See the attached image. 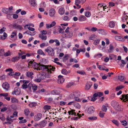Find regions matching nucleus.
I'll use <instances>...</instances> for the list:
<instances>
[{"instance_id": "1", "label": "nucleus", "mask_w": 128, "mask_h": 128, "mask_svg": "<svg viewBox=\"0 0 128 128\" xmlns=\"http://www.w3.org/2000/svg\"><path fill=\"white\" fill-rule=\"evenodd\" d=\"M80 92L79 91H75L71 93L69 95L70 98L76 101H80V99L78 98L80 96Z\"/></svg>"}, {"instance_id": "2", "label": "nucleus", "mask_w": 128, "mask_h": 128, "mask_svg": "<svg viewBox=\"0 0 128 128\" xmlns=\"http://www.w3.org/2000/svg\"><path fill=\"white\" fill-rule=\"evenodd\" d=\"M52 68V70H54V69H55L54 67L50 66H46L40 64L39 68L38 69L39 70H42L46 71L48 70H50Z\"/></svg>"}, {"instance_id": "3", "label": "nucleus", "mask_w": 128, "mask_h": 128, "mask_svg": "<svg viewBox=\"0 0 128 128\" xmlns=\"http://www.w3.org/2000/svg\"><path fill=\"white\" fill-rule=\"evenodd\" d=\"M52 68L50 70H46L47 72H43L41 74L42 76L44 77V79L46 78H48L50 76V74L52 73V71H54L55 70V69H54V70H52Z\"/></svg>"}, {"instance_id": "4", "label": "nucleus", "mask_w": 128, "mask_h": 128, "mask_svg": "<svg viewBox=\"0 0 128 128\" xmlns=\"http://www.w3.org/2000/svg\"><path fill=\"white\" fill-rule=\"evenodd\" d=\"M45 51L47 52L49 56H53L54 55V52L51 46H49L45 50Z\"/></svg>"}, {"instance_id": "5", "label": "nucleus", "mask_w": 128, "mask_h": 128, "mask_svg": "<svg viewBox=\"0 0 128 128\" xmlns=\"http://www.w3.org/2000/svg\"><path fill=\"white\" fill-rule=\"evenodd\" d=\"M28 64L29 66H32L35 69L38 70L40 64H38L34 62H33V61H30L29 63Z\"/></svg>"}, {"instance_id": "6", "label": "nucleus", "mask_w": 128, "mask_h": 128, "mask_svg": "<svg viewBox=\"0 0 128 128\" xmlns=\"http://www.w3.org/2000/svg\"><path fill=\"white\" fill-rule=\"evenodd\" d=\"M20 82H23L24 83L22 86V89H25L28 88V84L29 82L28 80H20Z\"/></svg>"}, {"instance_id": "7", "label": "nucleus", "mask_w": 128, "mask_h": 128, "mask_svg": "<svg viewBox=\"0 0 128 128\" xmlns=\"http://www.w3.org/2000/svg\"><path fill=\"white\" fill-rule=\"evenodd\" d=\"M44 77L42 76L41 74H39L37 75V78L34 79V81L38 82H40L42 80L44 79Z\"/></svg>"}, {"instance_id": "8", "label": "nucleus", "mask_w": 128, "mask_h": 128, "mask_svg": "<svg viewBox=\"0 0 128 128\" xmlns=\"http://www.w3.org/2000/svg\"><path fill=\"white\" fill-rule=\"evenodd\" d=\"M68 113L69 115H74L75 116H78L79 117H80L81 116V115L79 114L78 113L76 114V112H75V110H70L68 111Z\"/></svg>"}, {"instance_id": "9", "label": "nucleus", "mask_w": 128, "mask_h": 128, "mask_svg": "<svg viewBox=\"0 0 128 128\" xmlns=\"http://www.w3.org/2000/svg\"><path fill=\"white\" fill-rule=\"evenodd\" d=\"M120 99L124 102L128 101V94L122 95V97L120 98Z\"/></svg>"}, {"instance_id": "10", "label": "nucleus", "mask_w": 128, "mask_h": 128, "mask_svg": "<svg viewBox=\"0 0 128 128\" xmlns=\"http://www.w3.org/2000/svg\"><path fill=\"white\" fill-rule=\"evenodd\" d=\"M20 93V90L18 88H14V90L12 92V94H15L16 95L19 94Z\"/></svg>"}, {"instance_id": "11", "label": "nucleus", "mask_w": 128, "mask_h": 128, "mask_svg": "<svg viewBox=\"0 0 128 128\" xmlns=\"http://www.w3.org/2000/svg\"><path fill=\"white\" fill-rule=\"evenodd\" d=\"M56 11L55 9L53 8H51L49 10V14L51 17L54 16L55 14Z\"/></svg>"}, {"instance_id": "12", "label": "nucleus", "mask_w": 128, "mask_h": 128, "mask_svg": "<svg viewBox=\"0 0 128 128\" xmlns=\"http://www.w3.org/2000/svg\"><path fill=\"white\" fill-rule=\"evenodd\" d=\"M2 87L6 91H8L9 88V84L8 83H4L2 85Z\"/></svg>"}, {"instance_id": "13", "label": "nucleus", "mask_w": 128, "mask_h": 128, "mask_svg": "<svg viewBox=\"0 0 128 128\" xmlns=\"http://www.w3.org/2000/svg\"><path fill=\"white\" fill-rule=\"evenodd\" d=\"M95 110L93 106L90 107L88 109L87 112L90 114H91L94 112Z\"/></svg>"}, {"instance_id": "14", "label": "nucleus", "mask_w": 128, "mask_h": 128, "mask_svg": "<svg viewBox=\"0 0 128 128\" xmlns=\"http://www.w3.org/2000/svg\"><path fill=\"white\" fill-rule=\"evenodd\" d=\"M42 116V115L41 114H38L37 116H34V120L36 121L39 120L41 118Z\"/></svg>"}, {"instance_id": "15", "label": "nucleus", "mask_w": 128, "mask_h": 128, "mask_svg": "<svg viewBox=\"0 0 128 128\" xmlns=\"http://www.w3.org/2000/svg\"><path fill=\"white\" fill-rule=\"evenodd\" d=\"M56 24V22L55 21H53L50 24H46V27L47 28H50L54 26Z\"/></svg>"}, {"instance_id": "16", "label": "nucleus", "mask_w": 128, "mask_h": 128, "mask_svg": "<svg viewBox=\"0 0 128 128\" xmlns=\"http://www.w3.org/2000/svg\"><path fill=\"white\" fill-rule=\"evenodd\" d=\"M64 80V79L63 78L62 76L60 75L58 76V82L59 84L63 83Z\"/></svg>"}, {"instance_id": "17", "label": "nucleus", "mask_w": 128, "mask_h": 128, "mask_svg": "<svg viewBox=\"0 0 128 128\" xmlns=\"http://www.w3.org/2000/svg\"><path fill=\"white\" fill-rule=\"evenodd\" d=\"M114 38L116 40H117L122 42H124L125 41V40L124 38L119 36H116L114 37Z\"/></svg>"}, {"instance_id": "18", "label": "nucleus", "mask_w": 128, "mask_h": 128, "mask_svg": "<svg viewBox=\"0 0 128 128\" xmlns=\"http://www.w3.org/2000/svg\"><path fill=\"white\" fill-rule=\"evenodd\" d=\"M92 85V83L90 82H87L86 84L85 89L88 90L90 89Z\"/></svg>"}, {"instance_id": "19", "label": "nucleus", "mask_w": 128, "mask_h": 128, "mask_svg": "<svg viewBox=\"0 0 128 128\" xmlns=\"http://www.w3.org/2000/svg\"><path fill=\"white\" fill-rule=\"evenodd\" d=\"M112 106L115 108H117L119 106V104L118 102L115 101H113L111 103Z\"/></svg>"}, {"instance_id": "20", "label": "nucleus", "mask_w": 128, "mask_h": 128, "mask_svg": "<svg viewBox=\"0 0 128 128\" xmlns=\"http://www.w3.org/2000/svg\"><path fill=\"white\" fill-rule=\"evenodd\" d=\"M39 37L42 40H46L47 38V36L42 34H39Z\"/></svg>"}, {"instance_id": "21", "label": "nucleus", "mask_w": 128, "mask_h": 128, "mask_svg": "<svg viewBox=\"0 0 128 128\" xmlns=\"http://www.w3.org/2000/svg\"><path fill=\"white\" fill-rule=\"evenodd\" d=\"M36 32H32L29 30H27L24 33V34H26L30 36H33L36 34Z\"/></svg>"}, {"instance_id": "22", "label": "nucleus", "mask_w": 128, "mask_h": 128, "mask_svg": "<svg viewBox=\"0 0 128 128\" xmlns=\"http://www.w3.org/2000/svg\"><path fill=\"white\" fill-rule=\"evenodd\" d=\"M65 10L63 8H60L58 10V13L60 15H63L64 13Z\"/></svg>"}, {"instance_id": "23", "label": "nucleus", "mask_w": 128, "mask_h": 128, "mask_svg": "<svg viewBox=\"0 0 128 128\" xmlns=\"http://www.w3.org/2000/svg\"><path fill=\"white\" fill-rule=\"evenodd\" d=\"M62 73L64 75H67L68 73H70V70L67 71L65 69H62L61 71Z\"/></svg>"}, {"instance_id": "24", "label": "nucleus", "mask_w": 128, "mask_h": 128, "mask_svg": "<svg viewBox=\"0 0 128 128\" xmlns=\"http://www.w3.org/2000/svg\"><path fill=\"white\" fill-rule=\"evenodd\" d=\"M86 18L84 16L81 15L78 18V20L82 22L86 20Z\"/></svg>"}, {"instance_id": "25", "label": "nucleus", "mask_w": 128, "mask_h": 128, "mask_svg": "<svg viewBox=\"0 0 128 128\" xmlns=\"http://www.w3.org/2000/svg\"><path fill=\"white\" fill-rule=\"evenodd\" d=\"M30 4L32 6H35L36 5L35 0H29Z\"/></svg>"}, {"instance_id": "26", "label": "nucleus", "mask_w": 128, "mask_h": 128, "mask_svg": "<svg viewBox=\"0 0 128 128\" xmlns=\"http://www.w3.org/2000/svg\"><path fill=\"white\" fill-rule=\"evenodd\" d=\"M19 59V57L18 56H16L13 57L11 59L12 62H15L18 61Z\"/></svg>"}, {"instance_id": "27", "label": "nucleus", "mask_w": 128, "mask_h": 128, "mask_svg": "<svg viewBox=\"0 0 128 128\" xmlns=\"http://www.w3.org/2000/svg\"><path fill=\"white\" fill-rule=\"evenodd\" d=\"M28 87H30V88H31L30 86H31L32 87V89L34 91L36 90L37 88V86H33L32 84H28Z\"/></svg>"}, {"instance_id": "28", "label": "nucleus", "mask_w": 128, "mask_h": 128, "mask_svg": "<svg viewBox=\"0 0 128 128\" xmlns=\"http://www.w3.org/2000/svg\"><path fill=\"white\" fill-rule=\"evenodd\" d=\"M47 122L46 121H42L39 124V125L41 127H44L46 124Z\"/></svg>"}, {"instance_id": "29", "label": "nucleus", "mask_w": 128, "mask_h": 128, "mask_svg": "<svg viewBox=\"0 0 128 128\" xmlns=\"http://www.w3.org/2000/svg\"><path fill=\"white\" fill-rule=\"evenodd\" d=\"M97 118V117L95 116H92L88 118V119L91 121L96 120Z\"/></svg>"}, {"instance_id": "30", "label": "nucleus", "mask_w": 128, "mask_h": 128, "mask_svg": "<svg viewBox=\"0 0 128 128\" xmlns=\"http://www.w3.org/2000/svg\"><path fill=\"white\" fill-rule=\"evenodd\" d=\"M112 122L115 125L117 126L119 125V123L118 121L115 120H111Z\"/></svg>"}, {"instance_id": "31", "label": "nucleus", "mask_w": 128, "mask_h": 128, "mask_svg": "<svg viewBox=\"0 0 128 128\" xmlns=\"http://www.w3.org/2000/svg\"><path fill=\"white\" fill-rule=\"evenodd\" d=\"M48 42H44L41 44L40 45V47L41 48H43L44 46H48Z\"/></svg>"}, {"instance_id": "32", "label": "nucleus", "mask_w": 128, "mask_h": 128, "mask_svg": "<svg viewBox=\"0 0 128 128\" xmlns=\"http://www.w3.org/2000/svg\"><path fill=\"white\" fill-rule=\"evenodd\" d=\"M51 94L52 95L58 94H59V92L58 90H54L51 91Z\"/></svg>"}, {"instance_id": "33", "label": "nucleus", "mask_w": 128, "mask_h": 128, "mask_svg": "<svg viewBox=\"0 0 128 128\" xmlns=\"http://www.w3.org/2000/svg\"><path fill=\"white\" fill-rule=\"evenodd\" d=\"M11 102L13 103H17L18 102L17 99L15 98H11Z\"/></svg>"}, {"instance_id": "34", "label": "nucleus", "mask_w": 128, "mask_h": 128, "mask_svg": "<svg viewBox=\"0 0 128 128\" xmlns=\"http://www.w3.org/2000/svg\"><path fill=\"white\" fill-rule=\"evenodd\" d=\"M115 26V23L113 21H111L109 23V26L111 28H114Z\"/></svg>"}, {"instance_id": "35", "label": "nucleus", "mask_w": 128, "mask_h": 128, "mask_svg": "<svg viewBox=\"0 0 128 128\" xmlns=\"http://www.w3.org/2000/svg\"><path fill=\"white\" fill-rule=\"evenodd\" d=\"M74 105L75 107L77 108H80V106L78 102H74Z\"/></svg>"}, {"instance_id": "36", "label": "nucleus", "mask_w": 128, "mask_h": 128, "mask_svg": "<svg viewBox=\"0 0 128 128\" xmlns=\"http://www.w3.org/2000/svg\"><path fill=\"white\" fill-rule=\"evenodd\" d=\"M113 46L111 44L108 50V52H113Z\"/></svg>"}, {"instance_id": "37", "label": "nucleus", "mask_w": 128, "mask_h": 128, "mask_svg": "<svg viewBox=\"0 0 128 128\" xmlns=\"http://www.w3.org/2000/svg\"><path fill=\"white\" fill-rule=\"evenodd\" d=\"M25 114L26 116H28L30 112V111L28 109H25L24 110Z\"/></svg>"}, {"instance_id": "38", "label": "nucleus", "mask_w": 128, "mask_h": 128, "mask_svg": "<svg viewBox=\"0 0 128 128\" xmlns=\"http://www.w3.org/2000/svg\"><path fill=\"white\" fill-rule=\"evenodd\" d=\"M98 67L100 70H105V68L106 67L104 66H98Z\"/></svg>"}, {"instance_id": "39", "label": "nucleus", "mask_w": 128, "mask_h": 128, "mask_svg": "<svg viewBox=\"0 0 128 128\" xmlns=\"http://www.w3.org/2000/svg\"><path fill=\"white\" fill-rule=\"evenodd\" d=\"M104 3H100L98 5V8L100 10L102 9V8L103 6H104Z\"/></svg>"}, {"instance_id": "40", "label": "nucleus", "mask_w": 128, "mask_h": 128, "mask_svg": "<svg viewBox=\"0 0 128 128\" xmlns=\"http://www.w3.org/2000/svg\"><path fill=\"white\" fill-rule=\"evenodd\" d=\"M68 34V38H70L73 35V33L72 31H70V32L67 34Z\"/></svg>"}, {"instance_id": "41", "label": "nucleus", "mask_w": 128, "mask_h": 128, "mask_svg": "<svg viewBox=\"0 0 128 128\" xmlns=\"http://www.w3.org/2000/svg\"><path fill=\"white\" fill-rule=\"evenodd\" d=\"M128 18V16L126 15L125 16V15H124L122 16V20L123 22H124Z\"/></svg>"}, {"instance_id": "42", "label": "nucleus", "mask_w": 128, "mask_h": 128, "mask_svg": "<svg viewBox=\"0 0 128 128\" xmlns=\"http://www.w3.org/2000/svg\"><path fill=\"white\" fill-rule=\"evenodd\" d=\"M91 14L89 12H86L85 13V15L88 18L90 17L91 16Z\"/></svg>"}, {"instance_id": "43", "label": "nucleus", "mask_w": 128, "mask_h": 128, "mask_svg": "<svg viewBox=\"0 0 128 128\" xmlns=\"http://www.w3.org/2000/svg\"><path fill=\"white\" fill-rule=\"evenodd\" d=\"M124 86L122 85H120L118 86L116 88V91L122 88H124Z\"/></svg>"}, {"instance_id": "44", "label": "nucleus", "mask_w": 128, "mask_h": 128, "mask_svg": "<svg viewBox=\"0 0 128 128\" xmlns=\"http://www.w3.org/2000/svg\"><path fill=\"white\" fill-rule=\"evenodd\" d=\"M109 6L110 8L114 6L115 5V3L112 2H109L108 3Z\"/></svg>"}, {"instance_id": "45", "label": "nucleus", "mask_w": 128, "mask_h": 128, "mask_svg": "<svg viewBox=\"0 0 128 128\" xmlns=\"http://www.w3.org/2000/svg\"><path fill=\"white\" fill-rule=\"evenodd\" d=\"M8 8H4L2 10V11L4 13L6 14H8Z\"/></svg>"}, {"instance_id": "46", "label": "nucleus", "mask_w": 128, "mask_h": 128, "mask_svg": "<svg viewBox=\"0 0 128 128\" xmlns=\"http://www.w3.org/2000/svg\"><path fill=\"white\" fill-rule=\"evenodd\" d=\"M115 4L117 5L120 4L122 3V1L121 0H116Z\"/></svg>"}, {"instance_id": "47", "label": "nucleus", "mask_w": 128, "mask_h": 128, "mask_svg": "<svg viewBox=\"0 0 128 128\" xmlns=\"http://www.w3.org/2000/svg\"><path fill=\"white\" fill-rule=\"evenodd\" d=\"M100 40L99 39L95 40L94 42V44L95 45L98 44L99 43Z\"/></svg>"}, {"instance_id": "48", "label": "nucleus", "mask_w": 128, "mask_h": 128, "mask_svg": "<svg viewBox=\"0 0 128 128\" xmlns=\"http://www.w3.org/2000/svg\"><path fill=\"white\" fill-rule=\"evenodd\" d=\"M80 3V0H75V4L76 6H78Z\"/></svg>"}, {"instance_id": "49", "label": "nucleus", "mask_w": 128, "mask_h": 128, "mask_svg": "<svg viewBox=\"0 0 128 128\" xmlns=\"http://www.w3.org/2000/svg\"><path fill=\"white\" fill-rule=\"evenodd\" d=\"M16 35H17V33L15 32H13L11 35L10 37L12 38H13L14 36Z\"/></svg>"}, {"instance_id": "50", "label": "nucleus", "mask_w": 128, "mask_h": 128, "mask_svg": "<svg viewBox=\"0 0 128 128\" xmlns=\"http://www.w3.org/2000/svg\"><path fill=\"white\" fill-rule=\"evenodd\" d=\"M118 78L119 80L121 81H122L124 79V76H118Z\"/></svg>"}, {"instance_id": "51", "label": "nucleus", "mask_w": 128, "mask_h": 128, "mask_svg": "<svg viewBox=\"0 0 128 128\" xmlns=\"http://www.w3.org/2000/svg\"><path fill=\"white\" fill-rule=\"evenodd\" d=\"M59 60L58 58H56L54 59V62L56 63L57 64L59 65H61V64L60 62H56L58 60Z\"/></svg>"}, {"instance_id": "52", "label": "nucleus", "mask_w": 128, "mask_h": 128, "mask_svg": "<svg viewBox=\"0 0 128 128\" xmlns=\"http://www.w3.org/2000/svg\"><path fill=\"white\" fill-rule=\"evenodd\" d=\"M51 106L49 105H46L44 107V110H48L50 109Z\"/></svg>"}, {"instance_id": "53", "label": "nucleus", "mask_w": 128, "mask_h": 128, "mask_svg": "<svg viewBox=\"0 0 128 128\" xmlns=\"http://www.w3.org/2000/svg\"><path fill=\"white\" fill-rule=\"evenodd\" d=\"M11 52H10L9 51H8L4 53V56H9L11 55Z\"/></svg>"}, {"instance_id": "54", "label": "nucleus", "mask_w": 128, "mask_h": 128, "mask_svg": "<svg viewBox=\"0 0 128 128\" xmlns=\"http://www.w3.org/2000/svg\"><path fill=\"white\" fill-rule=\"evenodd\" d=\"M26 74L27 76L30 77L33 74V73L32 72H27Z\"/></svg>"}, {"instance_id": "55", "label": "nucleus", "mask_w": 128, "mask_h": 128, "mask_svg": "<svg viewBox=\"0 0 128 128\" xmlns=\"http://www.w3.org/2000/svg\"><path fill=\"white\" fill-rule=\"evenodd\" d=\"M77 73L79 74H80L81 75H84L86 74V73L84 71H77Z\"/></svg>"}, {"instance_id": "56", "label": "nucleus", "mask_w": 128, "mask_h": 128, "mask_svg": "<svg viewBox=\"0 0 128 128\" xmlns=\"http://www.w3.org/2000/svg\"><path fill=\"white\" fill-rule=\"evenodd\" d=\"M36 104L34 103H30L29 104V106L30 107L32 108L36 106Z\"/></svg>"}, {"instance_id": "57", "label": "nucleus", "mask_w": 128, "mask_h": 128, "mask_svg": "<svg viewBox=\"0 0 128 128\" xmlns=\"http://www.w3.org/2000/svg\"><path fill=\"white\" fill-rule=\"evenodd\" d=\"M54 42H56V46H58L60 45V42L58 40L56 39L55 40Z\"/></svg>"}, {"instance_id": "58", "label": "nucleus", "mask_w": 128, "mask_h": 128, "mask_svg": "<svg viewBox=\"0 0 128 128\" xmlns=\"http://www.w3.org/2000/svg\"><path fill=\"white\" fill-rule=\"evenodd\" d=\"M102 111L105 112H106L107 110V108L105 106H103L102 108Z\"/></svg>"}, {"instance_id": "59", "label": "nucleus", "mask_w": 128, "mask_h": 128, "mask_svg": "<svg viewBox=\"0 0 128 128\" xmlns=\"http://www.w3.org/2000/svg\"><path fill=\"white\" fill-rule=\"evenodd\" d=\"M37 52L38 54L41 55L43 54L44 53V52L41 50H38Z\"/></svg>"}, {"instance_id": "60", "label": "nucleus", "mask_w": 128, "mask_h": 128, "mask_svg": "<svg viewBox=\"0 0 128 128\" xmlns=\"http://www.w3.org/2000/svg\"><path fill=\"white\" fill-rule=\"evenodd\" d=\"M105 113L103 112H100L99 113V115L101 118H103Z\"/></svg>"}, {"instance_id": "61", "label": "nucleus", "mask_w": 128, "mask_h": 128, "mask_svg": "<svg viewBox=\"0 0 128 128\" xmlns=\"http://www.w3.org/2000/svg\"><path fill=\"white\" fill-rule=\"evenodd\" d=\"M63 19L64 20L68 21L69 20V18L68 16H65L63 18Z\"/></svg>"}, {"instance_id": "62", "label": "nucleus", "mask_w": 128, "mask_h": 128, "mask_svg": "<svg viewBox=\"0 0 128 128\" xmlns=\"http://www.w3.org/2000/svg\"><path fill=\"white\" fill-rule=\"evenodd\" d=\"M97 30V28L94 27H92L91 29V31L92 32H95Z\"/></svg>"}, {"instance_id": "63", "label": "nucleus", "mask_w": 128, "mask_h": 128, "mask_svg": "<svg viewBox=\"0 0 128 128\" xmlns=\"http://www.w3.org/2000/svg\"><path fill=\"white\" fill-rule=\"evenodd\" d=\"M62 34V36L64 38H68V36L66 35V34L65 33V32H64V33Z\"/></svg>"}, {"instance_id": "64", "label": "nucleus", "mask_w": 128, "mask_h": 128, "mask_svg": "<svg viewBox=\"0 0 128 128\" xmlns=\"http://www.w3.org/2000/svg\"><path fill=\"white\" fill-rule=\"evenodd\" d=\"M6 28L4 27H3L0 30V34L2 33L5 31Z\"/></svg>"}]
</instances>
